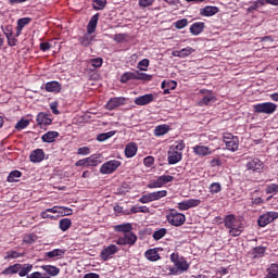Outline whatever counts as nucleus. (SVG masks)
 I'll use <instances>...</instances> for the list:
<instances>
[{
	"instance_id": "a878e982",
	"label": "nucleus",
	"mask_w": 278,
	"mask_h": 278,
	"mask_svg": "<svg viewBox=\"0 0 278 278\" xmlns=\"http://www.w3.org/2000/svg\"><path fill=\"white\" fill-rule=\"evenodd\" d=\"M201 16H214L218 14V7L206 5L200 10Z\"/></svg>"
},
{
	"instance_id": "052dcab7",
	"label": "nucleus",
	"mask_w": 278,
	"mask_h": 278,
	"mask_svg": "<svg viewBox=\"0 0 278 278\" xmlns=\"http://www.w3.org/2000/svg\"><path fill=\"white\" fill-rule=\"evenodd\" d=\"M187 203L189 205V210L192 207H199V205H201V201L199 199H189L187 200Z\"/></svg>"
},
{
	"instance_id": "37998d69",
	"label": "nucleus",
	"mask_w": 278,
	"mask_h": 278,
	"mask_svg": "<svg viewBox=\"0 0 278 278\" xmlns=\"http://www.w3.org/2000/svg\"><path fill=\"white\" fill-rule=\"evenodd\" d=\"M168 232V230H166V228H161L159 230H155L152 235V238L154 240H162V238H164V236H166V233Z\"/></svg>"
},
{
	"instance_id": "ddd939ff",
	"label": "nucleus",
	"mask_w": 278,
	"mask_h": 278,
	"mask_svg": "<svg viewBox=\"0 0 278 278\" xmlns=\"http://www.w3.org/2000/svg\"><path fill=\"white\" fill-rule=\"evenodd\" d=\"M247 170H252V173H262L264 168V163L260 159H249L245 163Z\"/></svg>"
},
{
	"instance_id": "423d86ee",
	"label": "nucleus",
	"mask_w": 278,
	"mask_h": 278,
	"mask_svg": "<svg viewBox=\"0 0 278 278\" xmlns=\"http://www.w3.org/2000/svg\"><path fill=\"white\" fill-rule=\"evenodd\" d=\"M256 114H275L277 112V104L273 102H263L253 105Z\"/></svg>"
},
{
	"instance_id": "864d4df0",
	"label": "nucleus",
	"mask_w": 278,
	"mask_h": 278,
	"mask_svg": "<svg viewBox=\"0 0 278 278\" xmlns=\"http://www.w3.org/2000/svg\"><path fill=\"white\" fill-rule=\"evenodd\" d=\"M26 278H51V276H47V274H42L40 271H34L31 274H27Z\"/></svg>"
},
{
	"instance_id": "dca6fc26",
	"label": "nucleus",
	"mask_w": 278,
	"mask_h": 278,
	"mask_svg": "<svg viewBox=\"0 0 278 278\" xmlns=\"http://www.w3.org/2000/svg\"><path fill=\"white\" fill-rule=\"evenodd\" d=\"M200 94H204L203 98L199 101V105L201 108H203L205 105H210V103H212V101L216 100V97H214V92H212L210 90L201 89Z\"/></svg>"
},
{
	"instance_id": "b1692460",
	"label": "nucleus",
	"mask_w": 278,
	"mask_h": 278,
	"mask_svg": "<svg viewBox=\"0 0 278 278\" xmlns=\"http://www.w3.org/2000/svg\"><path fill=\"white\" fill-rule=\"evenodd\" d=\"M138 153V144L136 142H129L125 147V155L126 157H134Z\"/></svg>"
},
{
	"instance_id": "72a5a7b5",
	"label": "nucleus",
	"mask_w": 278,
	"mask_h": 278,
	"mask_svg": "<svg viewBox=\"0 0 278 278\" xmlns=\"http://www.w3.org/2000/svg\"><path fill=\"white\" fill-rule=\"evenodd\" d=\"M146 257L149 262H157L160 260V253H157V249H150L146 252Z\"/></svg>"
},
{
	"instance_id": "4d7b16f0",
	"label": "nucleus",
	"mask_w": 278,
	"mask_h": 278,
	"mask_svg": "<svg viewBox=\"0 0 278 278\" xmlns=\"http://www.w3.org/2000/svg\"><path fill=\"white\" fill-rule=\"evenodd\" d=\"M138 68L139 71H147V68H149V59H142L139 61Z\"/></svg>"
},
{
	"instance_id": "e433bc0d",
	"label": "nucleus",
	"mask_w": 278,
	"mask_h": 278,
	"mask_svg": "<svg viewBox=\"0 0 278 278\" xmlns=\"http://www.w3.org/2000/svg\"><path fill=\"white\" fill-rule=\"evenodd\" d=\"M72 225L73 222L71 220V218H63L59 222V228L61 229V231H68Z\"/></svg>"
},
{
	"instance_id": "2f4dec72",
	"label": "nucleus",
	"mask_w": 278,
	"mask_h": 278,
	"mask_svg": "<svg viewBox=\"0 0 278 278\" xmlns=\"http://www.w3.org/2000/svg\"><path fill=\"white\" fill-rule=\"evenodd\" d=\"M167 131H170V126L166 124L159 125L154 128V136L160 138V136H166Z\"/></svg>"
},
{
	"instance_id": "39448f33",
	"label": "nucleus",
	"mask_w": 278,
	"mask_h": 278,
	"mask_svg": "<svg viewBox=\"0 0 278 278\" xmlns=\"http://www.w3.org/2000/svg\"><path fill=\"white\" fill-rule=\"evenodd\" d=\"M223 141L228 151L236 152L240 147V139L237 136H233L231 132H224Z\"/></svg>"
},
{
	"instance_id": "20e7f679",
	"label": "nucleus",
	"mask_w": 278,
	"mask_h": 278,
	"mask_svg": "<svg viewBox=\"0 0 278 278\" xmlns=\"http://www.w3.org/2000/svg\"><path fill=\"white\" fill-rule=\"evenodd\" d=\"M167 223L173 227H181L186 224V215L184 213L177 212L175 208L169 210V213L166 215Z\"/></svg>"
},
{
	"instance_id": "a211bd4d",
	"label": "nucleus",
	"mask_w": 278,
	"mask_h": 278,
	"mask_svg": "<svg viewBox=\"0 0 278 278\" xmlns=\"http://www.w3.org/2000/svg\"><path fill=\"white\" fill-rule=\"evenodd\" d=\"M194 155L200 157H206V155H212V149L206 146H194L193 148Z\"/></svg>"
},
{
	"instance_id": "c03bdc74",
	"label": "nucleus",
	"mask_w": 278,
	"mask_h": 278,
	"mask_svg": "<svg viewBox=\"0 0 278 278\" xmlns=\"http://www.w3.org/2000/svg\"><path fill=\"white\" fill-rule=\"evenodd\" d=\"M108 5V0H93L92 8L93 10H103Z\"/></svg>"
},
{
	"instance_id": "9b49d317",
	"label": "nucleus",
	"mask_w": 278,
	"mask_h": 278,
	"mask_svg": "<svg viewBox=\"0 0 278 278\" xmlns=\"http://www.w3.org/2000/svg\"><path fill=\"white\" fill-rule=\"evenodd\" d=\"M118 166H121V161L111 160L105 163H103L100 167L101 175H112Z\"/></svg>"
},
{
	"instance_id": "393cba45",
	"label": "nucleus",
	"mask_w": 278,
	"mask_h": 278,
	"mask_svg": "<svg viewBox=\"0 0 278 278\" xmlns=\"http://www.w3.org/2000/svg\"><path fill=\"white\" fill-rule=\"evenodd\" d=\"M66 253V250L64 249H54L52 251L46 252L45 256L48 257V260H58L62 257Z\"/></svg>"
},
{
	"instance_id": "2eb2a0df",
	"label": "nucleus",
	"mask_w": 278,
	"mask_h": 278,
	"mask_svg": "<svg viewBox=\"0 0 278 278\" xmlns=\"http://www.w3.org/2000/svg\"><path fill=\"white\" fill-rule=\"evenodd\" d=\"M36 122L39 127L43 128L53 123V119L51 118V114L46 112H40L37 114Z\"/></svg>"
},
{
	"instance_id": "774afa93",
	"label": "nucleus",
	"mask_w": 278,
	"mask_h": 278,
	"mask_svg": "<svg viewBox=\"0 0 278 278\" xmlns=\"http://www.w3.org/2000/svg\"><path fill=\"white\" fill-rule=\"evenodd\" d=\"M39 49H40V51H43V52L51 51V43H49V42H41L39 45Z\"/></svg>"
},
{
	"instance_id": "f257e3e1",
	"label": "nucleus",
	"mask_w": 278,
	"mask_h": 278,
	"mask_svg": "<svg viewBox=\"0 0 278 278\" xmlns=\"http://www.w3.org/2000/svg\"><path fill=\"white\" fill-rule=\"evenodd\" d=\"M34 270V265L33 264H21V263H15L13 265H10L9 267L4 268L1 271V275L4 277H12V275H18V277H27L29 273Z\"/></svg>"
},
{
	"instance_id": "aec40b11",
	"label": "nucleus",
	"mask_w": 278,
	"mask_h": 278,
	"mask_svg": "<svg viewBox=\"0 0 278 278\" xmlns=\"http://www.w3.org/2000/svg\"><path fill=\"white\" fill-rule=\"evenodd\" d=\"M224 225L226 229H231L233 227H238L240 225V222L236 218V215L230 214L225 216Z\"/></svg>"
},
{
	"instance_id": "58836bf2",
	"label": "nucleus",
	"mask_w": 278,
	"mask_h": 278,
	"mask_svg": "<svg viewBox=\"0 0 278 278\" xmlns=\"http://www.w3.org/2000/svg\"><path fill=\"white\" fill-rule=\"evenodd\" d=\"M262 5H266V2L264 0H256V1L252 2V5H250L247 9V12L249 14H251V12H255V10H257V8H262Z\"/></svg>"
},
{
	"instance_id": "473e14b6",
	"label": "nucleus",
	"mask_w": 278,
	"mask_h": 278,
	"mask_svg": "<svg viewBox=\"0 0 278 278\" xmlns=\"http://www.w3.org/2000/svg\"><path fill=\"white\" fill-rule=\"evenodd\" d=\"M174 266H176L180 270V273H186L190 270V264H188V261H186L185 257H180L178 263H176Z\"/></svg>"
},
{
	"instance_id": "6e6552de",
	"label": "nucleus",
	"mask_w": 278,
	"mask_h": 278,
	"mask_svg": "<svg viewBox=\"0 0 278 278\" xmlns=\"http://www.w3.org/2000/svg\"><path fill=\"white\" fill-rule=\"evenodd\" d=\"M175 177L170 176V175H162L159 176L155 180H151L147 188H149L150 190H153L155 188H164V186H166V184H170V181H174Z\"/></svg>"
},
{
	"instance_id": "c9c22d12",
	"label": "nucleus",
	"mask_w": 278,
	"mask_h": 278,
	"mask_svg": "<svg viewBox=\"0 0 278 278\" xmlns=\"http://www.w3.org/2000/svg\"><path fill=\"white\" fill-rule=\"evenodd\" d=\"M244 231V224L239 223L238 226H235L232 228H229V233L232 236V238H238Z\"/></svg>"
},
{
	"instance_id": "a18cd8bd",
	"label": "nucleus",
	"mask_w": 278,
	"mask_h": 278,
	"mask_svg": "<svg viewBox=\"0 0 278 278\" xmlns=\"http://www.w3.org/2000/svg\"><path fill=\"white\" fill-rule=\"evenodd\" d=\"M208 190L211 194H218L223 190V186H220V182H213L210 185Z\"/></svg>"
},
{
	"instance_id": "e2e57ef3",
	"label": "nucleus",
	"mask_w": 278,
	"mask_h": 278,
	"mask_svg": "<svg viewBox=\"0 0 278 278\" xmlns=\"http://www.w3.org/2000/svg\"><path fill=\"white\" fill-rule=\"evenodd\" d=\"M143 164L144 166H147L148 168H150V166H152L153 164H155V159L153 156H146L143 159Z\"/></svg>"
},
{
	"instance_id": "09e8293b",
	"label": "nucleus",
	"mask_w": 278,
	"mask_h": 278,
	"mask_svg": "<svg viewBox=\"0 0 278 278\" xmlns=\"http://www.w3.org/2000/svg\"><path fill=\"white\" fill-rule=\"evenodd\" d=\"M265 192L266 194H278V185L277 184L267 185Z\"/></svg>"
},
{
	"instance_id": "7c9ffc66",
	"label": "nucleus",
	"mask_w": 278,
	"mask_h": 278,
	"mask_svg": "<svg viewBox=\"0 0 278 278\" xmlns=\"http://www.w3.org/2000/svg\"><path fill=\"white\" fill-rule=\"evenodd\" d=\"M192 53H194V49H192L191 47H187L181 49L180 51L173 52V55H175L176 58H188V55H192Z\"/></svg>"
},
{
	"instance_id": "bf43d9fd",
	"label": "nucleus",
	"mask_w": 278,
	"mask_h": 278,
	"mask_svg": "<svg viewBox=\"0 0 278 278\" xmlns=\"http://www.w3.org/2000/svg\"><path fill=\"white\" fill-rule=\"evenodd\" d=\"M7 40H8L9 47H16V45H18V39H16V36H14V34L7 37Z\"/></svg>"
},
{
	"instance_id": "0eeeda50",
	"label": "nucleus",
	"mask_w": 278,
	"mask_h": 278,
	"mask_svg": "<svg viewBox=\"0 0 278 278\" xmlns=\"http://www.w3.org/2000/svg\"><path fill=\"white\" fill-rule=\"evenodd\" d=\"M168 194V191L166 190H160V191H153L148 194H143L139 199V203H153V201H160V199H164Z\"/></svg>"
},
{
	"instance_id": "7ed1b4c3",
	"label": "nucleus",
	"mask_w": 278,
	"mask_h": 278,
	"mask_svg": "<svg viewBox=\"0 0 278 278\" xmlns=\"http://www.w3.org/2000/svg\"><path fill=\"white\" fill-rule=\"evenodd\" d=\"M184 149H186V143L184 141H175L167 152L168 164H178L184 157Z\"/></svg>"
},
{
	"instance_id": "13d9d810",
	"label": "nucleus",
	"mask_w": 278,
	"mask_h": 278,
	"mask_svg": "<svg viewBox=\"0 0 278 278\" xmlns=\"http://www.w3.org/2000/svg\"><path fill=\"white\" fill-rule=\"evenodd\" d=\"M35 240H36V235H26L23 238L24 244H34Z\"/></svg>"
},
{
	"instance_id": "de8ad7c7",
	"label": "nucleus",
	"mask_w": 278,
	"mask_h": 278,
	"mask_svg": "<svg viewBox=\"0 0 278 278\" xmlns=\"http://www.w3.org/2000/svg\"><path fill=\"white\" fill-rule=\"evenodd\" d=\"M130 212H131V214H138V213L149 214V207H147V206H132L130 208Z\"/></svg>"
},
{
	"instance_id": "9d476101",
	"label": "nucleus",
	"mask_w": 278,
	"mask_h": 278,
	"mask_svg": "<svg viewBox=\"0 0 278 278\" xmlns=\"http://www.w3.org/2000/svg\"><path fill=\"white\" fill-rule=\"evenodd\" d=\"M277 218L278 212L268 211L258 217L257 225L258 227H266L267 225H270V223H274V220H277Z\"/></svg>"
},
{
	"instance_id": "6ab92c4d",
	"label": "nucleus",
	"mask_w": 278,
	"mask_h": 278,
	"mask_svg": "<svg viewBox=\"0 0 278 278\" xmlns=\"http://www.w3.org/2000/svg\"><path fill=\"white\" fill-rule=\"evenodd\" d=\"M30 162L34 164L42 162L45 160V150L43 149H36L29 155Z\"/></svg>"
},
{
	"instance_id": "ea45409f",
	"label": "nucleus",
	"mask_w": 278,
	"mask_h": 278,
	"mask_svg": "<svg viewBox=\"0 0 278 278\" xmlns=\"http://www.w3.org/2000/svg\"><path fill=\"white\" fill-rule=\"evenodd\" d=\"M24 256H25L24 253L12 250L7 252L4 260H18V257H24Z\"/></svg>"
},
{
	"instance_id": "8fccbe9b",
	"label": "nucleus",
	"mask_w": 278,
	"mask_h": 278,
	"mask_svg": "<svg viewBox=\"0 0 278 278\" xmlns=\"http://www.w3.org/2000/svg\"><path fill=\"white\" fill-rule=\"evenodd\" d=\"M161 88L164 89V88H168L169 90H175V88H177V81L175 80H169L166 83V80H164L162 84H161Z\"/></svg>"
},
{
	"instance_id": "4c0bfd02",
	"label": "nucleus",
	"mask_w": 278,
	"mask_h": 278,
	"mask_svg": "<svg viewBox=\"0 0 278 278\" xmlns=\"http://www.w3.org/2000/svg\"><path fill=\"white\" fill-rule=\"evenodd\" d=\"M131 79H136V72H126L121 76L119 81L122 84H127V81H130Z\"/></svg>"
},
{
	"instance_id": "49530a36",
	"label": "nucleus",
	"mask_w": 278,
	"mask_h": 278,
	"mask_svg": "<svg viewBox=\"0 0 278 278\" xmlns=\"http://www.w3.org/2000/svg\"><path fill=\"white\" fill-rule=\"evenodd\" d=\"M26 127H29V119H25V118H22L15 125V129H17L18 131L26 129Z\"/></svg>"
},
{
	"instance_id": "0e129e2a",
	"label": "nucleus",
	"mask_w": 278,
	"mask_h": 278,
	"mask_svg": "<svg viewBox=\"0 0 278 278\" xmlns=\"http://www.w3.org/2000/svg\"><path fill=\"white\" fill-rule=\"evenodd\" d=\"M2 31L5 36V38H10L14 34L12 25H7L4 28H2Z\"/></svg>"
},
{
	"instance_id": "412c9836",
	"label": "nucleus",
	"mask_w": 278,
	"mask_h": 278,
	"mask_svg": "<svg viewBox=\"0 0 278 278\" xmlns=\"http://www.w3.org/2000/svg\"><path fill=\"white\" fill-rule=\"evenodd\" d=\"M203 29H205V23L195 22L190 26L189 31L192 36H199L200 34H203Z\"/></svg>"
},
{
	"instance_id": "a19ab883",
	"label": "nucleus",
	"mask_w": 278,
	"mask_h": 278,
	"mask_svg": "<svg viewBox=\"0 0 278 278\" xmlns=\"http://www.w3.org/2000/svg\"><path fill=\"white\" fill-rule=\"evenodd\" d=\"M135 79L141 80V81H151V79H153V75L135 72Z\"/></svg>"
},
{
	"instance_id": "6e6d98bb",
	"label": "nucleus",
	"mask_w": 278,
	"mask_h": 278,
	"mask_svg": "<svg viewBox=\"0 0 278 278\" xmlns=\"http://www.w3.org/2000/svg\"><path fill=\"white\" fill-rule=\"evenodd\" d=\"M175 27L176 29H184V27H188V20L187 18L178 20L175 23Z\"/></svg>"
},
{
	"instance_id": "4be33fe9",
	"label": "nucleus",
	"mask_w": 278,
	"mask_h": 278,
	"mask_svg": "<svg viewBox=\"0 0 278 278\" xmlns=\"http://www.w3.org/2000/svg\"><path fill=\"white\" fill-rule=\"evenodd\" d=\"M252 260H260L266 255V247L253 248L250 252Z\"/></svg>"
},
{
	"instance_id": "5fc2aeb1",
	"label": "nucleus",
	"mask_w": 278,
	"mask_h": 278,
	"mask_svg": "<svg viewBox=\"0 0 278 278\" xmlns=\"http://www.w3.org/2000/svg\"><path fill=\"white\" fill-rule=\"evenodd\" d=\"M155 3V0H139L138 5L139 8H151Z\"/></svg>"
},
{
	"instance_id": "5701e85b",
	"label": "nucleus",
	"mask_w": 278,
	"mask_h": 278,
	"mask_svg": "<svg viewBox=\"0 0 278 278\" xmlns=\"http://www.w3.org/2000/svg\"><path fill=\"white\" fill-rule=\"evenodd\" d=\"M45 90L47 92H61L62 85L55 80L49 81L45 85Z\"/></svg>"
},
{
	"instance_id": "cd10ccee",
	"label": "nucleus",
	"mask_w": 278,
	"mask_h": 278,
	"mask_svg": "<svg viewBox=\"0 0 278 278\" xmlns=\"http://www.w3.org/2000/svg\"><path fill=\"white\" fill-rule=\"evenodd\" d=\"M22 177H23V173L18 169H15L9 174L7 181L9 184H14V182L21 181Z\"/></svg>"
},
{
	"instance_id": "680f3d73",
	"label": "nucleus",
	"mask_w": 278,
	"mask_h": 278,
	"mask_svg": "<svg viewBox=\"0 0 278 278\" xmlns=\"http://www.w3.org/2000/svg\"><path fill=\"white\" fill-rule=\"evenodd\" d=\"M90 147H81L77 150V155H90Z\"/></svg>"
},
{
	"instance_id": "f3484780",
	"label": "nucleus",
	"mask_w": 278,
	"mask_h": 278,
	"mask_svg": "<svg viewBox=\"0 0 278 278\" xmlns=\"http://www.w3.org/2000/svg\"><path fill=\"white\" fill-rule=\"evenodd\" d=\"M154 99L155 97L153 96V93H147L136 98L135 105H149V103H153Z\"/></svg>"
},
{
	"instance_id": "603ef678",
	"label": "nucleus",
	"mask_w": 278,
	"mask_h": 278,
	"mask_svg": "<svg viewBox=\"0 0 278 278\" xmlns=\"http://www.w3.org/2000/svg\"><path fill=\"white\" fill-rule=\"evenodd\" d=\"M89 63L91 64V66H93V68H101V66H103V59L101 58L91 59Z\"/></svg>"
},
{
	"instance_id": "c85d7f7f",
	"label": "nucleus",
	"mask_w": 278,
	"mask_h": 278,
	"mask_svg": "<svg viewBox=\"0 0 278 278\" xmlns=\"http://www.w3.org/2000/svg\"><path fill=\"white\" fill-rule=\"evenodd\" d=\"M41 269L50 275V277H58V275H60V268L53 265H42Z\"/></svg>"
},
{
	"instance_id": "69168bd1",
	"label": "nucleus",
	"mask_w": 278,
	"mask_h": 278,
	"mask_svg": "<svg viewBox=\"0 0 278 278\" xmlns=\"http://www.w3.org/2000/svg\"><path fill=\"white\" fill-rule=\"evenodd\" d=\"M178 210H180V212H186L187 210H190V206L188 204V200L179 202L178 203Z\"/></svg>"
},
{
	"instance_id": "f03ea898",
	"label": "nucleus",
	"mask_w": 278,
	"mask_h": 278,
	"mask_svg": "<svg viewBox=\"0 0 278 278\" xmlns=\"http://www.w3.org/2000/svg\"><path fill=\"white\" fill-rule=\"evenodd\" d=\"M99 13H97L90 18L87 25V33L79 39V42L83 45V47H90V45H92V41L94 40L92 34L97 31V25H99Z\"/></svg>"
},
{
	"instance_id": "1a4fd4ad",
	"label": "nucleus",
	"mask_w": 278,
	"mask_h": 278,
	"mask_svg": "<svg viewBox=\"0 0 278 278\" xmlns=\"http://www.w3.org/2000/svg\"><path fill=\"white\" fill-rule=\"evenodd\" d=\"M136 242H138V236H136V233L131 231L124 233L123 237H119L116 240V244H118L119 247H134Z\"/></svg>"
},
{
	"instance_id": "f8f14e48",
	"label": "nucleus",
	"mask_w": 278,
	"mask_h": 278,
	"mask_svg": "<svg viewBox=\"0 0 278 278\" xmlns=\"http://www.w3.org/2000/svg\"><path fill=\"white\" fill-rule=\"evenodd\" d=\"M118 253V247L116 244H110L102 249L100 252V260L102 262H108L109 260H112L113 255H116Z\"/></svg>"
},
{
	"instance_id": "79ce46f5",
	"label": "nucleus",
	"mask_w": 278,
	"mask_h": 278,
	"mask_svg": "<svg viewBox=\"0 0 278 278\" xmlns=\"http://www.w3.org/2000/svg\"><path fill=\"white\" fill-rule=\"evenodd\" d=\"M268 278H278V264H271L267 273Z\"/></svg>"
},
{
	"instance_id": "3c124183",
	"label": "nucleus",
	"mask_w": 278,
	"mask_h": 278,
	"mask_svg": "<svg viewBox=\"0 0 278 278\" xmlns=\"http://www.w3.org/2000/svg\"><path fill=\"white\" fill-rule=\"evenodd\" d=\"M29 23H31V17H22L17 21V27H20V29H24L26 25H29Z\"/></svg>"
},
{
	"instance_id": "4468645a",
	"label": "nucleus",
	"mask_w": 278,
	"mask_h": 278,
	"mask_svg": "<svg viewBox=\"0 0 278 278\" xmlns=\"http://www.w3.org/2000/svg\"><path fill=\"white\" fill-rule=\"evenodd\" d=\"M125 105V98L124 97H115L111 98L106 104H105V110H109L112 112L113 110H116L117 108H121Z\"/></svg>"
},
{
	"instance_id": "f704fd0d",
	"label": "nucleus",
	"mask_w": 278,
	"mask_h": 278,
	"mask_svg": "<svg viewBox=\"0 0 278 278\" xmlns=\"http://www.w3.org/2000/svg\"><path fill=\"white\" fill-rule=\"evenodd\" d=\"M101 164V154H93L87 157V167L88 166H99Z\"/></svg>"
},
{
	"instance_id": "bb28decb",
	"label": "nucleus",
	"mask_w": 278,
	"mask_h": 278,
	"mask_svg": "<svg viewBox=\"0 0 278 278\" xmlns=\"http://www.w3.org/2000/svg\"><path fill=\"white\" fill-rule=\"evenodd\" d=\"M114 231H116L117 233H129V231H131V229H134V226H131L130 223H126V224H119L113 227Z\"/></svg>"
},
{
	"instance_id": "338daca9",
	"label": "nucleus",
	"mask_w": 278,
	"mask_h": 278,
	"mask_svg": "<svg viewBox=\"0 0 278 278\" xmlns=\"http://www.w3.org/2000/svg\"><path fill=\"white\" fill-rule=\"evenodd\" d=\"M61 212L59 214H62L63 216H71L73 214V210L71 207L61 206Z\"/></svg>"
},
{
	"instance_id": "c756f323",
	"label": "nucleus",
	"mask_w": 278,
	"mask_h": 278,
	"mask_svg": "<svg viewBox=\"0 0 278 278\" xmlns=\"http://www.w3.org/2000/svg\"><path fill=\"white\" fill-rule=\"evenodd\" d=\"M60 136V132L58 131H48L46 134L42 135L41 140L42 142H55V138H58Z\"/></svg>"
}]
</instances>
